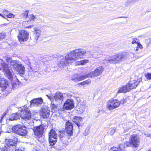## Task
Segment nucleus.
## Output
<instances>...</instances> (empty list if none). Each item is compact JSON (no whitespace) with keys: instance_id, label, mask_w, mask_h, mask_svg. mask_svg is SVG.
<instances>
[{"instance_id":"nucleus-1","label":"nucleus","mask_w":151,"mask_h":151,"mask_svg":"<svg viewBox=\"0 0 151 151\" xmlns=\"http://www.w3.org/2000/svg\"><path fill=\"white\" fill-rule=\"evenodd\" d=\"M88 52H90L89 50L81 48L73 50L62 58L58 64V66L61 68H64L70 63L82 58L84 56H87Z\"/></svg>"},{"instance_id":"nucleus-2","label":"nucleus","mask_w":151,"mask_h":151,"mask_svg":"<svg viewBox=\"0 0 151 151\" xmlns=\"http://www.w3.org/2000/svg\"><path fill=\"white\" fill-rule=\"evenodd\" d=\"M129 55V54L127 52H121L111 56L107 57L105 58L104 61L108 62L110 63H118L120 61L126 59Z\"/></svg>"},{"instance_id":"nucleus-3","label":"nucleus","mask_w":151,"mask_h":151,"mask_svg":"<svg viewBox=\"0 0 151 151\" xmlns=\"http://www.w3.org/2000/svg\"><path fill=\"white\" fill-rule=\"evenodd\" d=\"M5 142L7 143L4 147L0 148V151H24L21 149H17V141L14 139H6Z\"/></svg>"},{"instance_id":"nucleus-4","label":"nucleus","mask_w":151,"mask_h":151,"mask_svg":"<svg viewBox=\"0 0 151 151\" xmlns=\"http://www.w3.org/2000/svg\"><path fill=\"white\" fill-rule=\"evenodd\" d=\"M138 80H131L125 86H122L118 91V93H126L130 90L135 88L140 83Z\"/></svg>"},{"instance_id":"nucleus-5","label":"nucleus","mask_w":151,"mask_h":151,"mask_svg":"<svg viewBox=\"0 0 151 151\" xmlns=\"http://www.w3.org/2000/svg\"><path fill=\"white\" fill-rule=\"evenodd\" d=\"M129 141H126L124 145V147H137L140 143V139L139 137L136 134H133L129 138Z\"/></svg>"},{"instance_id":"nucleus-6","label":"nucleus","mask_w":151,"mask_h":151,"mask_svg":"<svg viewBox=\"0 0 151 151\" xmlns=\"http://www.w3.org/2000/svg\"><path fill=\"white\" fill-rule=\"evenodd\" d=\"M19 110L20 112V117L23 119H29L34 116V114L31 113L27 106L20 107Z\"/></svg>"},{"instance_id":"nucleus-7","label":"nucleus","mask_w":151,"mask_h":151,"mask_svg":"<svg viewBox=\"0 0 151 151\" xmlns=\"http://www.w3.org/2000/svg\"><path fill=\"white\" fill-rule=\"evenodd\" d=\"M13 69L16 70L19 74H23L25 72V68L21 62L17 60H11L10 63Z\"/></svg>"},{"instance_id":"nucleus-8","label":"nucleus","mask_w":151,"mask_h":151,"mask_svg":"<svg viewBox=\"0 0 151 151\" xmlns=\"http://www.w3.org/2000/svg\"><path fill=\"white\" fill-rule=\"evenodd\" d=\"M73 124L69 121L66 122L65 124V131H60V133L64 134L65 133L67 134L68 137H70L73 135L74 132Z\"/></svg>"},{"instance_id":"nucleus-9","label":"nucleus","mask_w":151,"mask_h":151,"mask_svg":"<svg viewBox=\"0 0 151 151\" xmlns=\"http://www.w3.org/2000/svg\"><path fill=\"white\" fill-rule=\"evenodd\" d=\"M57 137L56 132L51 129L49 132V142L50 146H53L55 145L57 140Z\"/></svg>"},{"instance_id":"nucleus-10","label":"nucleus","mask_w":151,"mask_h":151,"mask_svg":"<svg viewBox=\"0 0 151 151\" xmlns=\"http://www.w3.org/2000/svg\"><path fill=\"white\" fill-rule=\"evenodd\" d=\"M19 35L18 36L19 41L22 43L27 40L29 37V33L25 30H21L19 31Z\"/></svg>"},{"instance_id":"nucleus-11","label":"nucleus","mask_w":151,"mask_h":151,"mask_svg":"<svg viewBox=\"0 0 151 151\" xmlns=\"http://www.w3.org/2000/svg\"><path fill=\"white\" fill-rule=\"evenodd\" d=\"M104 70V68L102 66L97 67L93 71L90 72L86 75V78H93L96 77L100 75Z\"/></svg>"},{"instance_id":"nucleus-12","label":"nucleus","mask_w":151,"mask_h":151,"mask_svg":"<svg viewBox=\"0 0 151 151\" xmlns=\"http://www.w3.org/2000/svg\"><path fill=\"white\" fill-rule=\"evenodd\" d=\"M34 134L37 137H42L44 133L45 128L42 125L34 127L32 129Z\"/></svg>"},{"instance_id":"nucleus-13","label":"nucleus","mask_w":151,"mask_h":151,"mask_svg":"<svg viewBox=\"0 0 151 151\" xmlns=\"http://www.w3.org/2000/svg\"><path fill=\"white\" fill-rule=\"evenodd\" d=\"M65 136L63 135V134H60L59 137L60 138V145L62 147L60 149V150H62L64 149L68 145V140L70 137H68V135Z\"/></svg>"},{"instance_id":"nucleus-14","label":"nucleus","mask_w":151,"mask_h":151,"mask_svg":"<svg viewBox=\"0 0 151 151\" xmlns=\"http://www.w3.org/2000/svg\"><path fill=\"white\" fill-rule=\"evenodd\" d=\"M120 105L119 101L117 99L110 100L108 102L107 107L110 110L118 107Z\"/></svg>"},{"instance_id":"nucleus-15","label":"nucleus","mask_w":151,"mask_h":151,"mask_svg":"<svg viewBox=\"0 0 151 151\" xmlns=\"http://www.w3.org/2000/svg\"><path fill=\"white\" fill-rule=\"evenodd\" d=\"M120 105L119 101L117 99L110 100L108 102L107 107L110 110L118 107Z\"/></svg>"},{"instance_id":"nucleus-16","label":"nucleus","mask_w":151,"mask_h":151,"mask_svg":"<svg viewBox=\"0 0 151 151\" xmlns=\"http://www.w3.org/2000/svg\"><path fill=\"white\" fill-rule=\"evenodd\" d=\"M73 121L78 127V130L77 133L78 134L80 132V129L81 127H82L84 124L82 117L79 116H75L73 117Z\"/></svg>"},{"instance_id":"nucleus-17","label":"nucleus","mask_w":151,"mask_h":151,"mask_svg":"<svg viewBox=\"0 0 151 151\" xmlns=\"http://www.w3.org/2000/svg\"><path fill=\"white\" fill-rule=\"evenodd\" d=\"M50 111L46 106H43L42 108L40 115L43 119L47 118L50 115Z\"/></svg>"},{"instance_id":"nucleus-18","label":"nucleus","mask_w":151,"mask_h":151,"mask_svg":"<svg viewBox=\"0 0 151 151\" xmlns=\"http://www.w3.org/2000/svg\"><path fill=\"white\" fill-rule=\"evenodd\" d=\"M48 97L51 101H53L54 99L58 103L62 102L64 99L63 94L60 92H57L54 96L52 97L48 96Z\"/></svg>"},{"instance_id":"nucleus-19","label":"nucleus","mask_w":151,"mask_h":151,"mask_svg":"<svg viewBox=\"0 0 151 151\" xmlns=\"http://www.w3.org/2000/svg\"><path fill=\"white\" fill-rule=\"evenodd\" d=\"M74 106V101L71 99L66 100L63 105L64 108L66 110H71L73 108Z\"/></svg>"},{"instance_id":"nucleus-20","label":"nucleus","mask_w":151,"mask_h":151,"mask_svg":"<svg viewBox=\"0 0 151 151\" xmlns=\"http://www.w3.org/2000/svg\"><path fill=\"white\" fill-rule=\"evenodd\" d=\"M43 102V99L41 98L32 99L30 102V106H37L41 105Z\"/></svg>"},{"instance_id":"nucleus-21","label":"nucleus","mask_w":151,"mask_h":151,"mask_svg":"<svg viewBox=\"0 0 151 151\" xmlns=\"http://www.w3.org/2000/svg\"><path fill=\"white\" fill-rule=\"evenodd\" d=\"M86 76V75L82 76H79L77 74H76L72 77L71 80L74 82L79 81L87 78Z\"/></svg>"},{"instance_id":"nucleus-22","label":"nucleus","mask_w":151,"mask_h":151,"mask_svg":"<svg viewBox=\"0 0 151 151\" xmlns=\"http://www.w3.org/2000/svg\"><path fill=\"white\" fill-rule=\"evenodd\" d=\"M27 133L28 131L26 127H23L22 125L21 127L20 128L19 132L17 134L20 136H26Z\"/></svg>"},{"instance_id":"nucleus-23","label":"nucleus","mask_w":151,"mask_h":151,"mask_svg":"<svg viewBox=\"0 0 151 151\" xmlns=\"http://www.w3.org/2000/svg\"><path fill=\"white\" fill-rule=\"evenodd\" d=\"M8 85V81L6 79L0 77V87L6 88Z\"/></svg>"},{"instance_id":"nucleus-24","label":"nucleus","mask_w":151,"mask_h":151,"mask_svg":"<svg viewBox=\"0 0 151 151\" xmlns=\"http://www.w3.org/2000/svg\"><path fill=\"white\" fill-rule=\"evenodd\" d=\"M35 32H34L35 40L37 41L40 35L41 31L37 27H35Z\"/></svg>"},{"instance_id":"nucleus-25","label":"nucleus","mask_w":151,"mask_h":151,"mask_svg":"<svg viewBox=\"0 0 151 151\" xmlns=\"http://www.w3.org/2000/svg\"><path fill=\"white\" fill-rule=\"evenodd\" d=\"M20 117V114L18 113L12 114L9 117V120L11 121L17 120Z\"/></svg>"},{"instance_id":"nucleus-26","label":"nucleus","mask_w":151,"mask_h":151,"mask_svg":"<svg viewBox=\"0 0 151 151\" xmlns=\"http://www.w3.org/2000/svg\"><path fill=\"white\" fill-rule=\"evenodd\" d=\"M21 126L22 125H17L12 126V131L17 134Z\"/></svg>"},{"instance_id":"nucleus-27","label":"nucleus","mask_w":151,"mask_h":151,"mask_svg":"<svg viewBox=\"0 0 151 151\" xmlns=\"http://www.w3.org/2000/svg\"><path fill=\"white\" fill-rule=\"evenodd\" d=\"M91 53L88 55V57L90 58L92 57L95 58H98L100 56V54L98 52H94L93 54H91Z\"/></svg>"},{"instance_id":"nucleus-28","label":"nucleus","mask_w":151,"mask_h":151,"mask_svg":"<svg viewBox=\"0 0 151 151\" xmlns=\"http://www.w3.org/2000/svg\"><path fill=\"white\" fill-rule=\"evenodd\" d=\"M51 107L52 110H54L55 111H57V110H58L57 108V106L55 104H54L53 103H52V102L51 104Z\"/></svg>"},{"instance_id":"nucleus-29","label":"nucleus","mask_w":151,"mask_h":151,"mask_svg":"<svg viewBox=\"0 0 151 151\" xmlns=\"http://www.w3.org/2000/svg\"><path fill=\"white\" fill-rule=\"evenodd\" d=\"M124 147L122 145H120L118 148H116L114 151H122L123 150Z\"/></svg>"},{"instance_id":"nucleus-30","label":"nucleus","mask_w":151,"mask_h":151,"mask_svg":"<svg viewBox=\"0 0 151 151\" xmlns=\"http://www.w3.org/2000/svg\"><path fill=\"white\" fill-rule=\"evenodd\" d=\"M88 62V60H81L79 62V64L81 65H83Z\"/></svg>"},{"instance_id":"nucleus-31","label":"nucleus","mask_w":151,"mask_h":151,"mask_svg":"<svg viewBox=\"0 0 151 151\" xmlns=\"http://www.w3.org/2000/svg\"><path fill=\"white\" fill-rule=\"evenodd\" d=\"M116 128L115 127H114L111 129L110 132L108 133V134L110 135H112L115 132Z\"/></svg>"},{"instance_id":"nucleus-32","label":"nucleus","mask_w":151,"mask_h":151,"mask_svg":"<svg viewBox=\"0 0 151 151\" xmlns=\"http://www.w3.org/2000/svg\"><path fill=\"white\" fill-rule=\"evenodd\" d=\"M8 112V110H6L5 112L1 116V119H0V122H1L2 120H3L4 118V117L7 114V113Z\"/></svg>"},{"instance_id":"nucleus-33","label":"nucleus","mask_w":151,"mask_h":151,"mask_svg":"<svg viewBox=\"0 0 151 151\" xmlns=\"http://www.w3.org/2000/svg\"><path fill=\"white\" fill-rule=\"evenodd\" d=\"M145 77L149 80L151 79V73H147L145 74Z\"/></svg>"},{"instance_id":"nucleus-34","label":"nucleus","mask_w":151,"mask_h":151,"mask_svg":"<svg viewBox=\"0 0 151 151\" xmlns=\"http://www.w3.org/2000/svg\"><path fill=\"white\" fill-rule=\"evenodd\" d=\"M127 99L126 98L125 99H121V101H119V103L120 104V105L121 104H123L124 103H126L127 101Z\"/></svg>"},{"instance_id":"nucleus-35","label":"nucleus","mask_w":151,"mask_h":151,"mask_svg":"<svg viewBox=\"0 0 151 151\" xmlns=\"http://www.w3.org/2000/svg\"><path fill=\"white\" fill-rule=\"evenodd\" d=\"M13 101H14V102L13 104L12 103L11 104V105H12V106H16L17 107V103L18 102L16 101V99H13Z\"/></svg>"},{"instance_id":"nucleus-36","label":"nucleus","mask_w":151,"mask_h":151,"mask_svg":"<svg viewBox=\"0 0 151 151\" xmlns=\"http://www.w3.org/2000/svg\"><path fill=\"white\" fill-rule=\"evenodd\" d=\"M14 15L12 13H10L9 14H7L6 16L7 17L9 18H14Z\"/></svg>"},{"instance_id":"nucleus-37","label":"nucleus","mask_w":151,"mask_h":151,"mask_svg":"<svg viewBox=\"0 0 151 151\" xmlns=\"http://www.w3.org/2000/svg\"><path fill=\"white\" fill-rule=\"evenodd\" d=\"M42 17L41 15L38 16L36 17L37 19L40 22H42L43 20L41 19Z\"/></svg>"},{"instance_id":"nucleus-38","label":"nucleus","mask_w":151,"mask_h":151,"mask_svg":"<svg viewBox=\"0 0 151 151\" xmlns=\"http://www.w3.org/2000/svg\"><path fill=\"white\" fill-rule=\"evenodd\" d=\"M137 48H139L140 49H142L143 48L142 45L139 42H137Z\"/></svg>"},{"instance_id":"nucleus-39","label":"nucleus","mask_w":151,"mask_h":151,"mask_svg":"<svg viewBox=\"0 0 151 151\" xmlns=\"http://www.w3.org/2000/svg\"><path fill=\"white\" fill-rule=\"evenodd\" d=\"M133 40L132 41V44H134L135 43L137 44V42H138V41H137H137H136V38H132Z\"/></svg>"},{"instance_id":"nucleus-40","label":"nucleus","mask_w":151,"mask_h":151,"mask_svg":"<svg viewBox=\"0 0 151 151\" xmlns=\"http://www.w3.org/2000/svg\"><path fill=\"white\" fill-rule=\"evenodd\" d=\"M5 37V35H4V33H0V40L1 39H3Z\"/></svg>"},{"instance_id":"nucleus-41","label":"nucleus","mask_w":151,"mask_h":151,"mask_svg":"<svg viewBox=\"0 0 151 151\" xmlns=\"http://www.w3.org/2000/svg\"><path fill=\"white\" fill-rule=\"evenodd\" d=\"M12 88L13 89L16 88V87L17 86V84L15 83L12 82Z\"/></svg>"},{"instance_id":"nucleus-42","label":"nucleus","mask_w":151,"mask_h":151,"mask_svg":"<svg viewBox=\"0 0 151 151\" xmlns=\"http://www.w3.org/2000/svg\"><path fill=\"white\" fill-rule=\"evenodd\" d=\"M30 18H31V19H33V20H34V19H35V17L33 14L31 15L30 16Z\"/></svg>"},{"instance_id":"nucleus-43","label":"nucleus","mask_w":151,"mask_h":151,"mask_svg":"<svg viewBox=\"0 0 151 151\" xmlns=\"http://www.w3.org/2000/svg\"><path fill=\"white\" fill-rule=\"evenodd\" d=\"M145 135L148 137H151V134H149V133H145Z\"/></svg>"},{"instance_id":"nucleus-44","label":"nucleus","mask_w":151,"mask_h":151,"mask_svg":"<svg viewBox=\"0 0 151 151\" xmlns=\"http://www.w3.org/2000/svg\"><path fill=\"white\" fill-rule=\"evenodd\" d=\"M139 0H129V1H130V2H131V3L133 2H135Z\"/></svg>"},{"instance_id":"nucleus-45","label":"nucleus","mask_w":151,"mask_h":151,"mask_svg":"<svg viewBox=\"0 0 151 151\" xmlns=\"http://www.w3.org/2000/svg\"><path fill=\"white\" fill-rule=\"evenodd\" d=\"M86 84H88L91 82V81L90 80H88L85 81Z\"/></svg>"},{"instance_id":"nucleus-46","label":"nucleus","mask_w":151,"mask_h":151,"mask_svg":"<svg viewBox=\"0 0 151 151\" xmlns=\"http://www.w3.org/2000/svg\"><path fill=\"white\" fill-rule=\"evenodd\" d=\"M80 84L82 85H84L86 84L85 81L83 82H81V83H80Z\"/></svg>"},{"instance_id":"nucleus-47","label":"nucleus","mask_w":151,"mask_h":151,"mask_svg":"<svg viewBox=\"0 0 151 151\" xmlns=\"http://www.w3.org/2000/svg\"><path fill=\"white\" fill-rule=\"evenodd\" d=\"M6 12H8L5 9H4V10L3 11V12L4 13L6 14Z\"/></svg>"},{"instance_id":"nucleus-48","label":"nucleus","mask_w":151,"mask_h":151,"mask_svg":"<svg viewBox=\"0 0 151 151\" xmlns=\"http://www.w3.org/2000/svg\"><path fill=\"white\" fill-rule=\"evenodd\" d=\"M112 150H113V151H114L115 150V149H116V148L115 147H112Z\"/></svg>"},{"instance_id":"nucleus-49","label":"nucleus","mask_w":151,"mask_h":151,"mask_svg":"<svg viewBox=\"0 0 151 151\" xmlns=\"http://www.w3.org/2000/svg\"><path fill=\"white\" fill-rule=\"evenodd\" d=\"M25 12H26V17H27V15H28V11H26Z\"/></svg>"},{"instance_id":"nucleus-50","label":"nucleus","mask_w":151,"mask_h":151,"mask_svg":"<svg viewBox=\"0 0 151 151\" xmlns=\"http://www.w3.org/2000/svg\"><path fill=\"white\" fill-rule=\"evenodd\" d=\"M32 151H39L35 149H33Z\"/></svg>"},{"instance_id":"nucleus-51","label":"nucleus","mask_w":151,"mask_h":151,"mask_svg":"<svg viewBox=\"0 0 151 151\" xmlns=\"http://www.w3.org/2000/svg\"><path fill=\"white\" fill-rule=\"evenodd\" d=\"M139 49V48H137V47L136 49H135V51H137Z\"/></svg>"},{"instance_id":"nucleus-52","label":"nucleus","mask_w":151,"mask_h":151,"mask_svg":"<svg viewBox=\"0 0 151 151\" xmlns=\"http://www.w3.org/2000/svg\"><path fill=\"white\" fill-rule=\"evenodd\" d=\"M109 151H113V150H112V148H110V149L109 150Z\"/></svg>"},{"instance_id":"nucleus-53","label":"nucleus","mask_w":151,"mask_h":151,"mask_svg":"<svg viewBox=\"0 0 151 151\" xmlns=\"http://www.w3.org/2000/svg\"><path fill=\"white\" fill-rule=\"evenodd\" d=\"M136 41H138V42H139V40L138 39H137V38H136Z\"/></svg>"},{"instance_id":"nucleus-54","label":"nucleus","mask_w":151,"mask_h":151,"mask_svg":"<svg viewBox=\"0 0 151 151\" xmlns=\"http://www.w3.org/2000/svg\"><path fill=\"white\" fill-rule=\"evenodd\" d=\"M82 106H83V108L84 109V108H85V105H83Z\"/></svg>"},{"instance_id":"nucleus-55","label":"nucleus","mask_w":151,"mask_h":151,"mask_svg":"<svg viewBox=\"0 0 151 151\" xmlns=\"http://www.w3.org/2000/svg\"><path fill=\"white\" fill-rule=\"evenodd\" d=\"M2 17H3L4 18L6 19V18L5 17H4V16L2 15V16H1Z\"/></svg>"},{"instance_id":"nucleus-56","label":"nucleus","mask_w":151,"mask_h":151,"mask_svg":"<svg viewBox=\"0 0 151 151\" xmlns=\"http://www.w3.org/2000/svg\"><path fill=\"white\" fill-rule=\"evenodd\" d=\"M1 24V25H5V24Z\"/></svg>"},{"instance_id":"nucleus-57","label":"nucleus","mask_w":151,"mask_h":151,"mask_svg":"<svg viewBox=\"0 0 151 151\" xmlns=\"http://www.w3.org/2000/svg\"><path fill=\"white\" fill-rule=\"evenodd\" d=\"M0 16H2V15L1 13H0Z\"/></svg>"},{"instance_id":"nucleus-58","label":"nucleus","mask_w":151,"mask_h":151,"mask_svg":"<svg viewBox=\"0 0 151 151\" xmlns=\"http://www.w3.org/2000/svg\"><path fill=\"white\" fill-rule=\"evenodd\" d=\"M137 57H138V58H139V57H140L141 56H139V57L138 56H137Z\"/></svg>"},{"instance_id":"nucleus-59","label":"nucleus","mask_w":151,"mask_h":151,"mask_svg":"<svg viewBox=\"0 0 151 151\" xmlns=\"http://www.w3.org/2000/svg\"><path fill=\"white\" fill-rule=\"evenodd\" d=\"M148 151H151V150H149Z\"/></svg>"},{"instance_id":"nucleus-60","label":"nucleus","mask_w":151,"mask_h":151,"mask_svg":"<svg viewBox=\"0 0 151 151\" xmlns=\"http://www.w3.org/2000/svg\"><path fill=\"white\" fill-rule=\"evenodd\" d=\"M1 132H0V136L1 135Z\"/></svg>"}]
</instances>
